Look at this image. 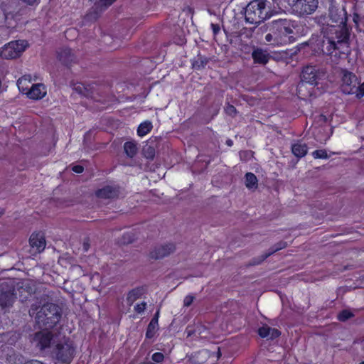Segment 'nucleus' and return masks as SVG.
<instances>
[{
	"label": "nucleus",
	"mask_w": 364,
	"mask_h": 364,
	"mask_svg": "<svg viewBox=\"0 0 364 364\" xmlns=\"http://www.w3.org/2000/svg\"><path fill=\"white\" fill-rule=\"evenodd\" d=\"M324 34L321 49L323 53L332 55L335 53L334 56L336 57L339 54L349 53V31L346 26H341L334 28L332 32V26L322 28Z\"/></svg>",
	"instance_id": "nucleus-1"
},
{
	"label": "nucleus",
	"mask_w": 364,
	"mask_h": 364,
	"mask_svg": "<svg viewBox=\"0 0 364 364\" xmlns=\"http://www.w3.org/2000/svg\"><path fill=\"white\" fill-rule=\"evenodd\" d=\"M76 353L74 342L65 336L60 335L52 348L51 355L55 363L69 364Z\"/></svg>",
	"instance_id": "nucleus-2"
},
{
	"label": "nucleus",
	"mask_w": 364,
	"mask_h": 364,
	"mask_svg": "<svg viewBox=\"0 0 364 364\" xmlns=\"http://www.w3.org/2000/svg\"><path fill=\"white\" fill-rule=\"evenodd\" d=\"M61 314L59 308L54 304L43 305L37 312L36 321L40 327L55 328Z\"/></svg>",
	"instance_id": "nucleus-3"
},
{
	"label": "nucleus",
	"mask_w": 364,
	"mask_h": 364,
	"mask_svg": "<svg viewBox=\"0 0 364 364\" xmlns=\"http://www.w3.org/2000/svg\"><path fill=\"white\" fill-rule=\"evenodd\" d=\"M267 1L253 0L246 6L245 18L251 24H259L267 18Z\"/></svg>",
	"instance_id": "nucleus-4"
},
{
	"label": "nucleus",
	"mask_w": 364,
	"mask_h": 364,
	"mask_svg": "<svg viewBox=\"0 0 364 364\" xmlns=\"http://www.w3.org/2000/svg\"><path fill=\"white\" fill-rule=\"evenodd\" d=\"M286 2L292 12L298 16L311 14L318 7V0H278L277 4L284 7Z\"/></svg>",
	"instance_id": "nucleus-5"
},
{
	"label": "nucleus",
	"mask_w": 364,
	"mask_h": 364,
	"mask_svg": "<svg viewBox=\"0 0 364 364\" xmlns=\"http://www.w3.org/2000/svg\"><path fill=\"white\" fill-rule=\"evenodd\" d=\"M341 90L345 94H355L357 97L361 98L364 96V82L360 84L355 74L343 70Z\"/></svg>",
	"instance_id": "nucleus-6"
},
{
	"label": "nucleus",
	"mask_w": 364,
	"mask_h": 364,
	"mask_svg": "<svg viewBox=\"0 0 364 364\" xmlns=\"http://www.w3.org/2000/svg\"><path fill=\"white\" fill-rule=\"evenodd\" d=\"M60 335L57 328H45L34 334L32 343L40 350H44L51 346L53 347L54 343Z\"/></svg>",
	"instance_id": "nucleus-7"
},
{
	"label": "nucleus",
	"mask_w": 364,
	"mask_h": 364,
	"mask_svg": "<svg viewBox=\"0 0 364 364\" xmlns=\"http://www.w3.org/2000/svg\"><path fill=\"white\" fill-rule=\"evenodd\" d=\"M328 20L326 18H321L319 22L322 24L326 23V27L332 26V32H334V28H338L341 26H346V12L343 7L339 8L335 6L331 5L328 10Z\"/></svg>",
	"instance_id": "nucleus-8"
},
{
	"label": "nucleus",
	"mask_w": 364,
	"mask_h": 364,
	"mask_svg": "<svg viewBox=\"0 0 364 364\" xmlns=\"http://www.w3.org/2000/svg\"><path fill=\"white\" fill-rule=\"evenodd\" d=\"M271 28L274 33L281 38L278 40L279 46L287 44L291 41L294 26L292 23L286 19H278L273 21L271 23Z\"/></svg>",
	"instance_id": "nucleus-9"
},
{
	"label": "nucleus",
	"mask_w": 364,
	"mask_h": 364,
	"mask_svg": "<svg viewBox=\"0 0 364 364\" xmlns=\"http://www.w3.org/2000/svg\"><path fill=\"white\" fill-rule=\"evenodd\" d=\"M14 281L12 279L0 282V306L2 309L11 307L16 296L14 292Z\"/></svg>",
	"instance_id": "nucleus-10"
},
{
	"label": "nucleus",
	"mask_w": 364,
	"mask_h": 364,
	"mask_svg": "<svg viewBox=\"0 0 364 364\" xmlns=\"http://www.w3.org/2000/svg\"><path fill=\"white\" fill-rule=\"evenodd\" d=\"M27 46L26 41H11L2 48L0 55L5 59L16 58L23 53Z\"/></svg>",
	"instance_id": "nucleus-11"
},
{
	"label": "nucleus",
	"mask_w": 364,
	"mask_h": 364,
	"mask_svg": "<svg viewBox=\"0 0 364 364\" xmlns=\"http://www.w3.org/2000/svg\"><path fill=\"white\" fill-rule=\"evenodd\" d=\"M176 250L173 243L156 246L149 253V257L154 259H161L173 253Z\"/></svg>",
	"instance_id": "nucleus-12"
},
{
	"label": "nucleus",
	"mask_w": 364,
	"mask_h": 364,
	"mask_svg": "<svg viewBox=\"0 0 364 364\" xmlns=\"http://www.w3.org/2000/svg\"><path fill=\"white\" fill-rule=\"evenodd\" d=\"M47 93L46 86L42 83L33 84L29 90L26 92V96L32 100H41L43 98Z\"/></svg>",
	"instance_id": "nucleus-13"
},
{
	"label": "nucleus",
	"mask_w": 364,
	"mask_h": 364,
	"mask_svg": "<svg viewBox=\"0 0 364 364\" xmlns=\"http://www.w3.org/2000/svg\"><path fill=\"white\" fill-rule=\"evenodd\" d=\"M31 248L35 252H41L46 247V239L41 233H33L29 240Z\"/></svg>",
	"instance_id": "nucleus-14"
},
{
	"label": "nucleus",
	"mask_w": 364,
	"mask_h": 364,
	"mask_svg": "<svg viewBox=\"0 0 364 364\" xmlns=\"http://www.w3.org/2000/svg\"><path fill=\"white\" fill-rule=\"evenodd\" d=\"M302 79L311 85L316 84L318 80L317 71L314 67L307 66L302 71Z\"/></svg>",
	"instance_id": "nucleus-15"
},
{
	"label": "nucleus",
	"mask_w": 364,
	"mask_h": 364,
	"mask_svg": "<svg viewBox=\"0 0 364 364\" xmlns=\"http://www.w3.org/2000/svg\"><path fill=\"white\" fill-rule=\"evenodd\" d=\"M119 189L116 186H107L98 190L96 195L100 198H113L118 196Z\"/></svg>",
	"instance_id": "nucleus-16"
},
{
	"label": "nucleus",
	"mask_w": 364,
	"mask_h": 364,
	"mask_svg": "<svg viewBox=\"0 0 364 364\" xmlns=\"http://www.w3.org/2000/svg\"><path fill=\"white\" fill-rule=\"evenodd\" d=\"M258 333L260 337L267 339H274L280 335V332L276 329L269 327L267 325H264L258 330Z\"/></svg>",
	"instance_id": "nucleus-17"
},
{
	"label": "nucleus",
	"mask_w": 364,
	"mask_h": 364,
	"mask_svg": "<svg viewBox=\"0 0 364 364\" xmlns=\"http://www.w3.org/2000/svg\"><path fill=\"white\" fill-rule=\"evenodd\" d=\"M252 57L255 63L266 64L268 63L270 55L269 53L261 48H256L252 53Z\"/></svg>",
	"instance_id": "nucleus-18"
},
{
	"label": "nucleus",
	"mask_w": 364,
	"mask_h": 364,
	"mask_svg": "<svg viewBox=\"0 0 364 364\" xmlns=\"http://www.w3.org/2000/svg\"><path fill=\"white\" fill-rule=\"evenodd\" d=\"M291 151L295 156L302 158L306 155L308 148L306 144L297 142L292 145Z\"/></svg>",
	"instance_id": "nucleus-19"
},
{
	"label": "nucleus",
	"mask_w": 364,
	"mask_h": 364,
	"mask_svg": "<svg viewBox=\"0 0 364 364\" xmlns=\"http://www.w3.org/2000/svg\"><path fill=\"white\" fill-rule=\"evenodd\" d=\"M33 81V79L30 75H25L19 78L17 81V85L19 90L25 93L29 90L30 87L28 84Z\"/></svg>",
	"instance_id": "nucleus-20"
},
{
	"label": "nucleus",
	"mask_w": 364,
	"mask_h": 364,
	"mask_svg": "<svg viewBox=\"0 0 364 364\" xmlns=\"http://www.w3.org/2000/svg\"><path fill=\"white\" fill-rule=\"evenodd\" d=\"M58 58L60 61L65 64H68L73 61V55L70 48H63L58 53Z\"/></svg>",
	"instance_id": "nucleus-21"
},
{
	"label": "nucleus",
	"mask_w": 364,
	"mask_h": 364,
	"mask_svg": "<svg viewBox=\"0 0 364 364\" xmlns=\"http://www.w3.org/2000/svg\"><path fill=\"white\" fill-rule=\"evenodd\" d=\"M143 289L136 288L131 290L127 296V304L131 306L133 304V303L136 301L138 299H139L142 294H143Z\"/></svg>",
	"instance_id": "nucleus-22"
},
{
	"label": "nucleus",
	"mask_w": 364,
	"mask_h": 364,
	"mask_svg": "<svg viewBox=\"0 0 364 364\" xmlns=\"http://www.w3.org/2000/svg\"><path fill=\"white\" fill-rule=\"evenodd\" d=\"M124 150L128 157L133 158L136 154L138 148L135 142L127 141L124 144Z\"/></svg>",
	"instance_id": "nucleus-23"
},
{
	"label": "nucleus",
	"mask_w": 364,
	"mask_h": 364,
	"mask_svg": "<svg viewBox=\"0 0 364 364\" xmlns=\"http://www.w3.org/2000/svg\"><path fill=\"white\" fill-rule=\"evenodd\" d=\"M153 126L151 122L145 121L141 123L137 129V134L139 136L146 135L152 129Z\"/></svg>",
	"instance_id": "nucleus-24"
},
{
	"label": "nucleus",
	"mask_w": 364,
	"mask_h": 364,
	"mask_svg": "<svg viewBox=\"0 0 364 364\" xmlns=\"http://www.w3.org/2000/svg\"><path fill=\"white\" fill-rule=\"evenodd\" d=\"M245 186L249 189H255L257 187V178L252 173H247L245 175Z\"/></svg>",
	"instance_id": "nucleus-25"
},
{
	"label": "nucleus",
	"mask_w": 364,
	"mask_h": 364,
	"mask_svg": "<svg viewBox=\"0 0 364 364\" xmlns=\"http://www.w3.org/2000/svg\"><path fill=\"white\" fill-rule=\"evenodd\" d=\"M265 40L272 46H279L278 40L281 41V38L278 37L270 28V32L265 36Z\"/></svg>",
	"instance_id": "nucleus-26"
},
{
	"label": "nucleus",
	"mask_w": 364,
	"mask_h": 364,
	"mask_svg": "<svg viewBox=\"0 0 364 364\" xmlns=\"http://www.w3.org/2000/svg\"><path fill=\"white\" fill-rule=\"evenodd\" d=\"M95 1V9L102 11L109 6L115 0H93Z\"/></svg>",
	"instance_id": "nucleus-27"
},
{
	"label": "nucleus",
	"mask_w": 364,
	"mask_h": 364,
	"mask_svg": "<svg viewBox=\"0 0 364 364\" xmlns=\"http://www.w3.org/2000/svg\"><path fill=\"white\" fill-rule=\"evenodd\" d=\"M157 326H158V318H157V317H154L148 326L147 331L146 333V337L151 338L153 336L155 330L156 329Z\"/></svg>",
	"instance_id": "nucleus-28"
},
{
	"label": "nucleus",
	"mask_w": 364,
	"mask_h": 364,
	"mask_svg": "<svg viewBox=\"0 0 364 364\" xmlns=\"http://www.w3.org/2000/svg\"><path fill=\"white\" fill-rule=\"evenodd\" d=\"M353 316V314L349 310H343L338 315V319L341 321H346Z\"/></svg>",
	"instance_id": "nucleus-29"
},
{
	"label": "nucleus",
	"mask_w": 364,
	"mask_h": 364,
	"mask_svg": "<svg viewBox=\"0 0 364 364\" xmlns=\"http://www.w3.org/2000/svg\"><path fill=\"white\" fill-rule=\"evenodd\" d=\"M312 156L314 159H326L329 158L327 152L324 149H318L313 151Z\"/></svg>",
	"instance_id": "nucleus-30"
},
{
	"label": "nucleus",
	"mask_w": 364,
	"mask_h": 364,
	"mask_svg": "<svg viewBox=\"0 0 364 364\" xmlns=\"http://www.w3.org/2000/svg\"><path fill=\"white\" fill-rule=\"evenodd\" d=\"M285 247H286V243L285 242H279V244H277L276 245L275 247L273 248V250L271 252H269L267 254H265V255H262L260 262L264 261L266 258H267L272 253H274V252H277V251H278L279 250H282V249L284 248Z\"/></svg>",
	"instance_id": "nucleus-31"
},
{
	"label": "nucleus",
	"mask_w": 364,
	"mask_h": 364,
	"mask_svg": "<svg viewBox=\"0 0 364 364\" xmlns=\"http://www.w3.org/2000/svg\"><path fill=\"white\" fill-rule=\"evenodd\" d=\"M146 303L145 301H142L139 304H136L134 309V311L137 313V314H141L144 311V310L146 309Z\"/></svg>",
	"instance_id": "nucleus-32"
},
{
	"label": "nucleus",
	"mask_w": 364,
	"mask_h": 364,
	"mask_svg": "<svg viewBox=\"0 0 364 364\" xmlns=\"http://www.w3.org/2000/svg\"><path fill=\"white\" fill-rule=\"evenodd\" d=\"M164 355L161 353H155L152 355V360L156 363H161L164 360Z\"/></svg>",
	"instance_id": "nucleus-33"
},
{
	"label": "nucleus",
	"mask_w": 364,
	"mask_h": 364,
	"mask_svg": "<svg viewBox=\"0 0 364 364\" xmlns=\"http://www.w3.org/2000/svg\"><path fill=\"white\" fill-rule=\"evenodd\" d=\"M194 300V296L192 295H187L183 300V305L184 306H189L193 303Z\"/></svg>",
	"instance_id": "nucleus-34"
},
{
	"label": "nucleus",
	"mask_w": 364,
	"mask_h": 364,
	"mask_svg": "<svg viewBox=\"0 0 364 364\" xmlns=\"http://www.w3.org/2000/svg\"><path fill=\"white\" fill-rule=\"evenodd\" d=\"M90 247V240L88 238H85L82 242L83 250L85 252H87L89 250Z\"/></svg>",
	"instance_id": "nucleus-35"
},
{
	"label": "nucleus",
	"mask_w": 364,
	"mask_h": 364,
	"mask_svg": "<svg viewBox=\"0 0 364 364\" xmlns=\"http://www.w3.org/2000/svg\"><path fill=\"white\" fill-rule=\"evenodd\" d=\"M225 110H226V112L229 114H232L236 112V109L232 105H228Z\"/></svg>",
	"instance_id": "nucleus-36"
},
{
	"label": "nucleus",
	"mask_w": 364,
	"mask_h": 364,
	"mask_svg": "<svg viewBox=\"0 0 364 364\" xmlns=\"http://www.w3.org/2000/svg\"><path fill=\"white\" fill-rule=\"evenodd\" d=\"M84 168L82 166L76 165L73 167V171L77 173H80L83 171Z\"/></svg>",
	"instance_id": "nucleus-37"
},
{
	"label": "nucleus",
	"mask_w": 364,
	"mask_h": 364,
	"mask_svg": "<svg viewBox=\"0 0 364 364\" xmlns=\"http://www.w3.org/2000/svg\"><path fill=\"white\" fill-rule=\"evenodd\" d=\"M24 3L28 4V5H34V4H38L40 2V0H21Z\"/></svg>",
	"instance_id": "nucleus-38"
},
{
	"label": "nucleus",
	"mask_w": 364,
	"mask_h": 364,
	"mask_svg": "<svg viewBox=\"0 0 364 364\" xmlns=\"http://www.w3.org/2000/svg\"><path fill=\"white\" fill-rule=\"evenodd\" d=\"M97 17V13L94 15V16H92L91 14H88L87 15V18L89 19H96Z\"/></svg>",
	"instance_id": "nucleus-39"
},
{
	"label": "nucleus",
	"mask_w": 364,
	"mask_h": 364,
	"mask_svg": "<svg viewBox=\"0 0 364 364\" xmlns=\"http://www.w3.org/2000/svg\"><path fill=\"white\" fill-rule=\"evenodd\" d=\"M227 144H228V146H232V141L231 139H228V140L227 141Z\"/></svg>",
	"instance_id": "nucleus-40"
},
{
	"label": "nucleus",
	"mask_w": 364,
	"mask_h": 364,
	"mask_svg": "<svg viewBox=\"0 0 364 364\" xmlns=\"http://www.w3.org/2000/svg\"><path fill=\"white\" fill-rule=\"evenodd\" d=\"M159 311H158L156 313V314H155L154 317H157V318H159Z\"/></svg>",
	"instance_id": "nucleus-41"
},
{
	"label": "nucleus",
	"mask_w": 364,
	"mask_h": 364,
	"mask_svg": "<svg viewBox=\"0 0 364 364\" xmlns=\"http://www.w3.org/2000/svg\"><path fill=\"white\" fill-rule=\"evenodd\" d=\"M4 214V211L0 209V217Z\"/></svg>",
	"instance_id": "nucleus-42"
},
{
	"label": "nucleus",
	"mask_w": 364,
	"mask_h": 364,
	"mask_svg": "<svg viewBox=\"0 0 364 364\" xmlns=\"http://www.w3.org/2000/svg\"><path fill=\"white\" fill-rule=\"evenodd\" d=\"M33 309H32L31 310L29 311V313L31 315L32 314H33L34 312H33Z\"/></svg>",
	"instance_id": "nucleus-43"
},
{
	"label": "nucleus",
	"mask_w": 364,
	"mask_h": 364,
	"mask_svg": "<svg viewBox=\"0 0 364 364\" xmlns=\"http://www.w3.org/2000/svg\"><path fill=\"white\" fill-rule=\"evenodd\" d=\"M360 364H364V361L361 362Z\"/></svg>",
	"instance_id": "nucleus-44"
}]
</instances>
